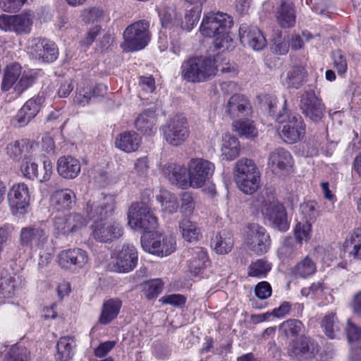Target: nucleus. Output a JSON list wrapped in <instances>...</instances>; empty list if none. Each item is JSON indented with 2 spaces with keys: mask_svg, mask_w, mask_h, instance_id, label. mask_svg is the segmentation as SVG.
<instances>
[{
  "mask_svg": "<svg viewBox=\"0 0 361 361\" xmlns=\"http://www.w3.org/2000/svg\"><path fill=\"white\" fill-rule=\"evenodd\" d=\"M115 196L104 195L99 201L89 202L85 212L90 219H94L91 225V235L97 242L111 243L119 239L124 233L122 224L116 219H108L114 211Z\"/></svg>",
  "mask_w": 361,
  "mask_h": 361,
  "instance_id": "f257e3e1",
  "label": "nucleus"
},
{
  "mask_svg": "<svg viewBox=\"0 0 361 361\" xmlns=\"http://www.w3.org/2000/svg\"><path fill=\"white\" fill-rule=\"evenodd\" d=\"M233 25L231 16L223 12H209L204 15L200 31L207 37L214 39V47L222 52L232 50L235 43L230 35V29Z\"/></svg>",
  "mask_w": 361,
  "mask_h": 361,
  "instance_id": "f03ea898",
  "label": "nucleus"
},
{
  "mask_svg": "<svg viewBox=\"0 0 361 361\" xmlns=\"http://www.w3.org/2000/svg\"><path fill=\"white\" fill-rule=\"evenodd\" d=\"M218 59L193 56L184 60L180 66L182 78L192 83H200L211 80L216 75L218 67L220 66L216 64Z\"/></svg>",
  "mask_w": 361,
  "mask_h": 361,
  "instance_id": "7ed1b4c3",
  "label": "nucleus"
},
{
  "mask_svg": "<svg viewBox=\"0 0 361 361\" xmlns=\"http://www.w3.org/2000/svg\"><path fill=\"white\" fill-rule=\"evenodd\" d=\"M20 244L32 251L38 252L41 259L48 261L52 247L46 228L42 225L23 227L20 232Z\"/></svg>",
  "mask_w": 361,
  "mask_h": 361,
  "instance_id": "20e7f679",
  "label": "nucleus"
},
{
  "mask_svg": "<svg viewBox=\"0 0 361 361\" xmlns=\"http://www.w3.org/2000/svg\"><path fill=\"white\" fill-rule=\"evenodd\" d=\"M233 177L238 188L245 194H252L260 184V172L252 159L242 158L233 168Z\"/></svg>",
  "mask_w": 361,
  "mask_h": 361,
  "instance_id": "39448f33",
  "label": "nucleus"
},
{
  "mask_svg": "<svg viewBox=\"0 0 361 361\" xmlns=\"http://www.w3.org/2000/svg\"><path fill=\"white\" fill-rule=\"evenodd\" d=\"M36 78L35 71H22L20 65L14 63L8 65L5 70L1 88L2 91L7 92L13 87L16 94L19 96L32 85Z\"/></svg>",
  "mask_w": 361,
  "mask_h": 361,
  "instance_id": "423d86ee",
  "label": "nucleus"
},
{
  "mask_svg": "<svg viewBox=\"0 0 361 361\" xmlns=\"http://www.w3.org/2000/svg\"><path fill=\"white\" fill-rule=\"evenodd\" d=\"M257 210L281 231H286L290 226L285 207L274 197L258 198L253 204Z\"/></svg>",
  "mask_w": 361,
  "mask_h": 361,
  "instance_id": "0eeeda50",
  "label": "nucleus"
},
{
  "mask_svg": "<svg viewBox=\"0 0 361 361\" xmlns=\"http://www.w3.org/2000/svg\"><path fill=\"white\" fill-rule=\"evenodd\" d=\"M277 122L281 125V136L288 144L300 141L305 133V124L302 117L295 114L288 112L286 108L276 117Z\"/></svg>",
  "mask_w": 361,
  "mask_h": 361,
  "instance_id": "6e6552de",
  "label": "nucleus"
},
{
  "mask_svg": "<svg viewBox=\"0 0 361 361\" xmlns=\"http://www.w3.org/2000/svg\"><path fill=\"white\" fill-rule=\"evenodd\" d=\"M149 23L140 20L128 25L123 32V42L121 48L127 51L144 49L149 43L151 35L149 31Z\"/></svg>",
  "mask_w": 361,
  "mask_h": 361,
  "instance_id": "1a4fd4ad",
  "label": "nucleus"
},
{
  "mask_svg": "<svg viewBox=\"0 0 361 361\" xmlns=\"http://www.w3.org/2000/svg\"><path fill=\"white\" fill-rule=\"evenodd\" d=\"M128 225L133 230L149 232L158 226L150 207L143 202H134L128 212Z\"/></svg>",
  "mask_w": 361,
  "mask_h": 361,
  "instance_id": "9d476101",
  "label": "nucleus"
},
{
  "mask_svg": "<svg viewBox=\"0 0 361 361\" xmlns=\"http://www.w3.org/2000/svg\"><path fill=\"white\" fill-rule=\"evenodd\" d=\"M140 241L145 252L161 257L174 252L177 247L176 237L168 233L156 232L150 236L144 235Z\"/></svg>",
  "mask_w": 361,
  "mask_h": 361,
  "instance_id": "9b49d317",
  "label": "nucleus"
},
{
  "mask_svg": "<svg viewBox=\"0 0 361 361\" xmlns=\"http://www.w3.org/2000/svg\"><path fill=\"white\" fill-rule=\"evenodd\" d=\"M244 245L252 252L262 255L271 247V238L265 228L258 224H250L243 232Z\"/></svg>",
  "mask_w": 361,
  "mask_h": 361,
  "instance_id": "f8f14e48",
  "label": "nucleus"
},
{
  "mask_svg": "<svg viewBox=\"0 0 361 361\" xmlns=\"http://www.w3.org/2000/svg\"><path fill=\"white\" fill-rule=\"evenodd\" d=\"M214 163L202 158L192 159L188 164V187L202 188L213 176Z\"/></svg>",
  "mask_w": 361,
  "mask_h": 361,
  "instance_id": "ddd939ff",
  "label": "nucleus"
},
{
  "mask_svg": "<svg viewBox=\"0 0 361 361\" xmlns=\"http://www.w3.org/2000/svg\"><path fill=\"white\" fill-rule=\"evenodd\" d=\"M295 242L291 238L286 239L279 253L285 257H293L300 252L302 245L312 238V224L307 221H299L294 228Z\"/></svg>",
  "mask_w": 361,
  "mask_h": 361,
  "instance_id": "4468645a",
  "label": "nucleus"
},
{
  "mask_svg": "<svg viewBox=\"0 0 361 361\" xmlns=\"http://www.w3.org/2000/svg\"><path fill=\"white\" fill-rule=\"evenodd\" d=\"M35 18L32 11H24L20 14L0 16V29L6 32H14L18 35L29 34Z\"/></svg>",
  "mask_w": 361,
  "mask_h": 361,
  "instance_id": "2eb2a0df",
  "label": "nucleus"
},
{
  "mask_svg": "<svg viewBox=\"0 0 361 361\" xmlns=\"http://www.w3.org/2000/svg\"><path fill=\"white\" fill-rule=\"evenodd\" d=\"M164 139L171 146H179L187 140L190 129L185 118L176 116L162 127Z\"/></svg>",
  "mask_w": 361,
  "mask_h": 361,
  "instance_id": "dca6fc26",
  "label": "nucleus"
},
{
  "mask_svg": "<svg viewBox=\"0 0 361 361\" xmlns=\"http://www.w3.org/2000/svg\"><path fill=\"white\" fill-rule=\"evenodd\" d=\"M138 262V253L132 244H124L111 256V269L118 273H128L133 271Z\"/></svg>",
  "mask_w": 361,
  "mask_h": 361,
  "instance_id": "f3484780",
  "label": "nucleus"
},
{
  "mask_svg": "<svg viewBox=\"0 0 361 361\" xmlns=\"http://www.w3.org/2000/svg\"><path fill=\"white\" fill-rule=\"evenodd\" d=\"M8 201L13 215H22L27 212L30 202L28 186L24 183L14 184L8 193Z\"/></svg>",
  "mask_w": 361,
  "mask_h": 361,
  "instance_id": "a211bd4d",
  "label": "nucleus"
},
{
  "mask_svg": "<svg viewBox=\"0 0 361 361\" xmlns=\"http://www.w3.org/2000/svg\"><path fill=\"white\" fill-rule=\"evenodd\" d=\"M108 91L106 85L103 84L92 85L84 81L78 85L74 97V102L85 106L96 99L104 97Z\"/></svg>",
  "mask_w": 361,
  "mask_h": 361,
  "instance_id": "6ab92c4d",
  "label": "nucleus"
},
{
  "mask_svg": "<svg viewBox=\"0 0 361 361\" xmlns=\"http://www.w3.org/2000/svg\"><path fill=\"white\" fill-rule=\"evenodd\" d=\"M88 260L87 252L78 247L63 250L57 256L59 265L62 269L72 271L83 268Z\"/></svg>",
  "mask_w": 361,
  "mask_h": 361,
  "instance_id": "aec40b11",
  "label": "nucleus"
},
{
  "mask_svg": "<svg viewBox=\"0 0 361 361\" xmlns=\"http://www.w3.org/2000/svg\"><path fill=\"white\" fill-rule=\"evenodd\" d=\"M241 44L254 51H261L267 46V39L262 32L256 26L243 24L239 28Z\"/></svg>",
  "mask_w": 361,
  "mask_h": 361,
  "instance_id": "412c9836",
  "label": "nucleus"
},
{
  "mask_svg": "<svg viewBox=\"0 0 361 361\" xmlns=\"http://www.w3.org/2000/svg\"><path fill=\"white\" fill-rule=\"evenodd\" d=\"M42 104V99L39 97L30 99L11 119V124L18 128L27 126L39 112Z\"/></svg>",
  "mask_w": 361,
  "mask_h": 361,
  "instance_id": "4be33fe9",
  "label": "nucleus"
},
{
  "mask_svg": "<svg viewBox=\"0 0 361 361\" xmlns=\"http://www.w3.org/2000/svg\"><path fill=\"white\" fill-rule=\"evenodd\" d=\"M224 110L225 114L235 121L250 115L251 105L245 96L235 94L232 95L224 104Z\"/></svg>",
  "mask_w": 361,
  "mask_h": 361,
  "instance_id": "5701e85b",
  "label": "nucleus"
},
{
  "mask_svg": "<svg viewBox=\"0 0 361 361\" xmlns=\"http://www.w3.org/2000/svg\"><path fill=\"white\" fill-rule=\"evenodd\" d=\"M300 109L312 121H317L323 116V105L313 90L306 91L302 94Z\"/></svg>",
  "mask_w": 361,
  "mask_h": 361,
  "instance_id": "b1692460",
  "label": "nucleus"
},
{
  "mask_svg": "<svg viewBox=\"0 0 361 361\" xmlns=\"http://www.w3.org/2000/svg\"><path fill=\"white\" fill-rule=\"evenodd\" d=\"M331 290L324 283L317 281L312 283L309 287L302 288L300 293L304 297H310L314 300L320 305H327L334 300Z\"/></svg>",
  "mask_w": 361,
  "mask_h": 361,
  "instance_id": "393cba45",
  "label": "nucleus"
},
{
  "mask_svg": "<svg viewBox=\"0 0 361 361\" xmlns=\"http://www.w3.org/2000/svg\"><path fill=\"white\" fill-rule=\"evenodd\" d=\"M21 276L0 271V297L10 298L15 296L24 285Z\"/></svg>",
  "mask_w": 361,
  "mask_h": 361,
  "instance_id": "a878e982",
  "label": "nucleus"
},
{
  "mask_svg": "<svg viewBox=\"0 0 361 361\" xmlns=\"http://www.w3.org/2000/svg\"><path fill=\"white\" fill-rule=\"evenodd\" d=\"M56 170L61 177L72 180L78 176L81 171L80 161L71 155L60 157L56 163Z\"/></svg>",
  "mask_w": 361,
  "mask_h": 361,
  "instance_id": "bb28decb",
  "label": "nucleus"
},
{
  "mask_svg": "<svg viewBox=\"0 0 361 361\" xmlns=\"http://www.w3.org/2000/svg\"><path fill=\"white\" fill-rule=\"evenodd\" d=\"M268 165L276 173L288 171L293 166V157L285 149L277 148L270 153Z\"/></svg>",
  "mask_w": 361,
  "mask_h": 361,
  "instance_id": "cd10ccee",
  "label": "nucleus"
},
{
  "mask_svg": "<svg viewBox=\"0 0 361 361\" xmlns=\"http://www.w3.org/2000/svg\"><path fill=\"white\" fill-rule=\"evenodd\" d=\"M142 138L134 130H125L118 134L114 140L115 147L126 153L136 152L141 144Z\"/></svg>",
  "mask_w": 361,
  "mask_h": 361,
  "instance_id": "c85d7f7f",
  "label": "nucleus"
},
{
  "mask_svg": "<svg viewBox=\"0 0 361 361\" xmlns=\"http://www.w3.org/2000/svg\"><path fill=\"white\" fill-rule=\"evenodd\" d=\"M75 194L68 188L54 191L51 195V206L59 212L71 209L75 203Z\"/></svg>",
  "mask_w": 361,
  "mask_h": 361,
  "instance_id": "c756f323",
  "label": "nucleus"
},
{
  "mask_svg": "<svg viewBox=\"0 0 361 361\" xmlns=\"http://www.w3.org/2000/svg\"><path fill=\"white\" fill-rule=\"evenodd\" d=\"M37 147V144L34 141L22 139L9 143L6 147V153L15 160L20 159L23 156L25 159H27L32 156Z\"/></svg>",
  "mask_w": 361,
  "mask_h": 361,
  "instance_id": "7c9ffc66",
  "label": "nucleus"
},
{
  "mask_svg": "<svg viewBox=\"0 0 361 361\" xmlns=\"http://www.w3.org/2000/svg\"><path fill=\"white\" fill-rule=\"evenodd\" d=\"M163 174L174 185L182 188L188 187L186 169L175 163H167L162 168Z\"/></svg>",
  "mask_w": 361,
  "mask_h": 361,
  "instance_id": "2f4dec72",
  "label": "nucleus"
},
{
  "mask_svg": "<svg viewBox=\"0 0 361 361\" xmlns=\"http://www.w3.org/2000/svg\"><path fill=\"white\" fill-rule=\"evenodd\" d=\"M189 253L190 258L188 260L189 270L194 275H198L209 264L207 252L202 247H195L191 248Z\"/></svg>",
  "mask_w": 361,
  "mask_h": 361,
  "instance_id": "473e14b6",
  "label": "nucleus"
},
{
  "mask_svg": "<svg viewBox=\"0 0 361 361\" xmlns=\"http://www.w3.org/2000/svg\"><path fill=\"white\" fill-rule=\"evenodd\" d=\"M221 157L223 160L233 161L240 154V143L234 135L226 133L222 135L221 144Z\"/></svg>",
  "mask_w": 361,
  "mask_h": 361,
  "instance_id": "72a5a7b5",
  "label": "nucleus"
},
{
  "mask_svg": "<svg viewBox=\"0 0 361 361\" xmlns=\"http://www.w3.org/2000/svg\"><path fill=\"white\" fill-rule=\"evenodd\" d=\"M288 353L290 357L297 360L308 359L314 356V347L309 338H302L293 341L289 344Z\"/></svg>",
  "mask_w": 361,
  "mask_h": 361,
  "instance_id": "f704fd0d",
  "label": "nucleus"
},
{
  "mask_svg": "<svg viewBox=\"0 0 361 361\" xmlns=\"http://www.w3.org/2000/svg\"><path fill=\"white\" fill-rule=\"evenodd\" d=\"M157 11L162 27L171 28L174 26H179L180 16H178L173 5H170L166 1H163L157 6Z\"/></svg>",
  "mask_w": 361,
  "mask_h": 361,
  "instance_id": "c9c22d12",
  "label": "nucleus"
},
{
  "mask_svg": "<svg viewBox=\"0 0 361 361\" xmlns=\"http://www.w3.org/2000/svg\"><path fill=\"white\" fill-rule=\"evenodd\" d=\"M157 11L162 27L171 28L174 26H179L180 16H178L173 5H170L166 1H163L157 6Z\"/></svg>",
  "mask_w": 361,
  "mask_h": 361,
  "instance_id": "e433bc0d",
  "label": "nucleus"
},
{
  "mask_svg": "<svg viewBox=\"0 0 361 361\" xmlns=\"http://www.w3.org/2000/svg\"><path fill=\"white\" fill-rule=\"evenodd\" d=\"M135 127L145 135H152L157 132V117L152 110H145L135 120Z\"/></svg>",
  "mask_w": 361,
  "mask_h": 361,
  "instance_id": "4c0bfd02",
  "label": "nucleus"
},
{
  "mask_svg": "<svg viewBox=\"0 0 361 361\" xmlns=\"http://www.w3.org/2000/svg\"><path fill=\"white\" fill-rule=\"evenodd\" d=\"M321 326L325 335L331 338H339L343 335V325L338 320L336 313L329 312L323 317Z\"/></svg>",
  "mask_w": 361,
  "mask_h": 361,
  "instance_id": "58836bf2",
  "label": "nucleus"
},
{
  "mask_svg": "<svg viewBox=\"0 0 361 361\" xmlns=\"http://www.w3.org/2000/svg\"><path fill=\"white\" fill-rule=\"evenodd\" d=\"M122 302L117 298H111L103 303L99 318L100 324L106 325L115 319L119 314Z\"/></svg>",
  "mask_w": 361,
  "mask_h": 361,
  "instance_id": "ea45409f",
  "label": "nucleus"
},
{
  "mask_svg": "<svg viewBox=\"0 0 361 361\" xmlns=\"http://www.w3.org/2000/svg\"><path fill=\"white\" fill-rule=\"evenodd\" d=\"M275 18L277 23L283 28L292 27L295 24V11L292 4L283 2L277 8Z\"/></svg>",
  "mask_w": 361,
  "mask_h": 361,
  "instance_id": "a19ab883",
  "label": "nucleus"
},
{
  "mask_svg": "<svg viewBox=\"0 0 361 361\" xmlns=\"http://www.w3.org/2000/svg\"><path fill=\"white\" fill-rule=\"evenodd\" d=\"M233 246V236L228 231L218 232L212 240V247L217 254H227L231 250Z\"/></svg>",
  "mask_w": 361,
  "mask_h": 361,
  "instance_id": "79ce46f5",
  "label": "nucleus"
},
{
  "mask_svg": "<svg viewBox=\"0 0 361 361\" xmlns=\"http://www.w3.org/2000/svg\"><path fill=\"white\" fill-rule=\"evenodd\" d=\"M76 344L73 337L63 336L60 338L56 344L57 352L55 355L57 361H68L75 353Z\"/></svg>",
  "mask_w": 361,
  "mask_h": 361,
  "instance_id": "37998d69",
  "label": "nucleus"
},
{
  "mask_svg": "<svg viewBox=\"0 0 361 361\" xmlns=\"http://www.w3.org/2000/svg\"><path fill=\"white\" fill-rule=\"evenodd\" d=\"M178 228L183 238L188 242L197 241L201 236L198 224L188 217H183L180 221Z\"/></svg>",
  "mask_w": 361,
  "mask_h": 361,
  "instance_id": "c03bdc74",
  "label": "nucleus"
},
{
  "mask_svg": "<svg viewBox=\"0 0 361 361\" xmlns=\"http://www.w3.org/2000/svg\"><path fill=\"white\" fill-rule=\"evenodd\" d=\"M156 200L161 204L164 213L171 214L177 212L178 202L176 196L171 192L160 189L156 194Z\"/></svg>",
  "mask_w": 361,
  "mask_h": 361,
  "instance_id": "a18cd8bd",
  "label": "nucleus"
},
{
  "mask_svg": "<svg viewBox=\"0 0 361 361\" xmlns=\"http://www.w3.org/2000/svg\"><path fill=\"white\" fill-rule=\"evenodd\" d=\"M233 130L240 137L254 139L258 136V130L254 122L250 119H237L232 123Z\"/></svg>",
  "mask_w": 361,
  "mask_h": 361,
  "instance_id": "49530a36",
  "label": "nucleus"
},
{
  "mask_svg": "<svg viewBox=\"0 0 361 361\" xmlns=\"http://www.w3.org/2000/svg\"><path fill=\"white\" fill-rule=\"evenodd\" d=\"M345 330L348 343L350 344V357L354 359L357 351L358 350L361 351V347H359L361 329L353 324L350 319H348Z\"/></svg>",
  "mask_w": 361,
  "mask_h": 361,
  "instance_id": "de8ad7c7",
  "label": "nucleus"
},
{
  "mask_svg": "<svg viewBox=\"0 0 361 361\" xmlns=\"http://www.w3.org/2000/svg\"><path fill=\"white\" fill-rule=\"evenodd\" d=\"M305 71L303 68L292 67L286 74L281 76L282 82L288 87L298 88L304 82Z\"/></svg>",
  "mask_w": 361,
  "mask_h": 361,
  "instance_id": "09e8293b",
  "label": "nucleus"
},
{
  "mask_svg": "<svg viewBox=\"0 0 361 361\" xmlns=\"http://www.w3.org/2000/svg\"><path fill=\"white\" fill-rule=\"evenodd\" d=\"M290 49V41L281 32H276L270 43L271 51L277 55H286Z\"/></svg>",
  "mask_w": 361,
  "mask_h": 361,
  "instance_id": "8fccbe9b",
  "label": "nucleus"
},
{
  "mask_svg": "<svg viewBox=\"0 0 361 361\" xmlns=\"http://www.w3.org/2000/svg\"><path fill=\"white\" fill-rule=\"evenodd\" d=\"M30 353L27 349L20 344H15L8 348L4 361H29Z\"/></svg>",
  "mask_w": 361,
  "mask_h": 361,
  "instance_id": "3c124183",
  "label": "nucleus"
},
{
  "mask_svg": "<svg viewBox=\"0 0 361 361\" xmlns=\"http://www.w3.org/2000/svg\"><path fill=\"white\" fill-rule=\"evenodd\" d=\"M279 330L286 337L295 336L304 331L305 326L298 319H288L280 324Z\"/></svg>",
  "mask_w": 361,
  "mask_h": 361,
  "instance_id": "603ef678",
  "label": "nucleus"
},
{
  "mask_svg": "<svg viewBox=\"0 0 361 361\" xmlns=\"http://www.w3.org/2000/svg\"><path fill=\"white\" fill-rule=\"evenodd\" d=\"M82 20L87 24L101 23L102 21L109 20V16L106 13L99 8H91L85 9L81 13Z\"/></svg>",
  "mask_w": 361,
  "mask_h": 361,
  "instance_id": "864d4df0",
  "label": "nucleus"
},
{
  "mask_svg": "<svg viewBox=\"0 0 361 361\" xmlns=\"http://www.w3.org/2000/svg\"><path fill=\"white\" fill-rule=\"evenodd\" d=\"M315 263L308 257H305L293 268V272L296 276L307 278L316 272Z\"/></svg>",
  "mask_w": 361,
  "mask_h": 361,
  "instance_id": "5fc2aeb1",
  "label": "nucleus"
},
{
  "mask_svg": "<svg viewBox=\"0 0 361 361\" xmlns=\"http://www.w3.org/2000/svg\"><path fill=\"white\" fill-rule=\"evenodd\" d=\"M271 270V264L266 260L260 259L250 264L248 267L249 276L263 278Z\"/></svg>",
  "mask_w": 361,
  "mask_h": 361,
  "instance_id": "6e6d98bb",
  "label": "nucleus"
},
{
  "mask_svg": "<svg viewBox=\"0 0 361 361\" xmlns=\"http://www.w3.org/2000/svg\"><path fill=\"white\" fill-rule=\"evenodd\" d=\"M202 13V7L195 6L188 11L185 16V22L180 20V26L188 31L191 30L200 20Z\"/></svg>",
  "mask_w": 361,
  "mask_h": 361,
  "instance_id": "4d7b16f0",
  "label": "nucleus"
},
{
  "mask_svg": "<svg viewBox=\"0 0 361 361\" xmlns=\"http://www.w3.org/2000/svg\"><path fill=\"white\" fill-rule=\"evenodd\" d=\"M300 212L303 221L310 222V221L315 219L319 214L317 202L314 201L303 202L300 206Z\"/></svg>",
  "mask_w": 361,
  "mask_h": 361,
  "instance_id": "13d9d810",
  "label": "nucleus"
},
{
  "mask_svg": "<svg viewBox=\"0 0 361 361\" xmlns=\"http://www.w3.org/2000/svg\"><path fill=\"white\" fill-rule=\"evenodd\" d=\"M163 288V283L159 279H155L145 283L144 294L149 300L155 298L159 295Z\"/></svg>",
  "mask_w": 361,
  "mask_h": 361,
  "instance_id": "bf43d9fd",
  "label": "nucleus"
},
{
  "mask_svg": "<svg viewBox=\"0 0 361 361\" xmlns=\"http://www.w3.org/2000/svg\"><path fill=\"white\" fill-rule=\"evenodd\" d=\"M67 224L70 228V233H75L85 227L87 221L81 214L78 213H73L66 214Z\"/></svg>",
  "mask_w": 361,
  "mask_h": 361,
  "instance_id": "052dcab7",
  "label": "nucleus"
},
{
  "mask_svg": "<svg viewBox=\"0 0 361 361\" xmlns=\"http://www.w3.org/2000/svg\"><path fill=\"white\" fill-rule=\"evenodd\" d=\"M46 44L47 45L44 46V49H42V54L39 56L38 59L44 62H52L58 57V49L55 43L49 39Z\"/></svg>",
  "mask_w": 361,
  "mask_h": 361,
  "instance_id": "680f3d73",
  "label": "nucleus"
},
{
  "mask_svg": "<svg viewBox=\"0 0 361 361\" xmlns=\"http://www.w3.org/2000/svg\"><path fill=\"white\" fill-rule=\"evenodd\" d=\"M31 157L25 159L21 165V171L23 176L29 179L34 180L35 178H39V171L37 164L32 161Z\"/></svg>",
  "mask_w": 361,
  "mask_h": 361,
  "instance_id": "e2e57ef3",
  "label": "nucleus"
},
{
  "mask_svg": "<svg viewBox=\"0 0 361 361\" xmlns=\"http://www.w3.org/2000/svg\"><path fill=\"white\" fill-rule=\"evenodd\" d=\"M48 39L42 38H32L27 42V49L28 52L35 58L38 59L42 54V49L47 45L46 42Z\"/></svg>",
  "mask_w": 361,
  "mask_h": 361,
  "instance_id": "0e129e2a",
  "label": "nucleus"
},
{
  "mask_svg": "<svg viewBox=\"0 0 361 361\" xmlns=\"http://www.w3.org/2000/svg\"><path fill=\"white\" fill-rule=\"evenodd\" d=\"M334 68L338 74H343L348 68L347 61L344 54L341 50L334 51L332 54Z\"/></svg>",
  "mask_w": 361,
  "mask_h": 361,
  "instance_id": "69168bd1",
  "label": "nucleus"
},
{
  "mask_svg": "<svg viewBox=\"0 0 361 361\" xmlns=\"http://www.w3.org/2000/svg\"><path fill=\"white\" fill-rule=\"evenodd\" d=\"M53 226L58 234L67 235L71 233L67 224L66 214L56 215L54 218Z\"/></svg>",
  "mask_w": 361,
  "mask_h": 361,
  "instance_id": "338daca9",
  "label": "nucleus"
},
{
  "mask_svg": "<svg viewBox=\"0 0 361 361\" xmlns=\"http://www.w3.org/2000/svg\"><path fill=\"white\" fill-rule=\"evenodd\" d=\"M195 202L192 195L189 192H184L181 197L180 210L183 215L188 216L193 213Z\"/></svg>",
  "mask_w": 361,
  "mask_h": 361,
  "instance_id": "774afa93",
  "label": "nucleus"
}]
</instances>
